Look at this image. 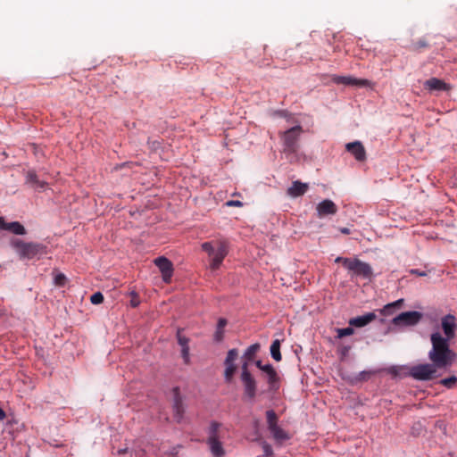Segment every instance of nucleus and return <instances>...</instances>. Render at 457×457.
<instances>
[{"instance_id": "nucleus-3", "label": "nucleus", "mask_w": 457, "mask_h": 457, "mask_svg": "<svg viewBox=\"0 0 457 457\" xmlns=\"http://www.w3.org/2000/svg\"><path fill=\"white\" fill-rule=\"evenodd\" d=\"M10 245L21 260H30L46 253V246L37 242H25L20 238H12Z\"/></svg>"}, {"instance_id": "nucleus-1", "label": "nucleus", "mask_w": 457, "mask_h": 457, "mask_svg": "<svg viewBox=\"0 0 457 457\" xmlns=\"http://www.w3.org/2000/svg\"><path fill=\"white\" fill-rule=\"evenodd\" d=\"M431 349L428 352V359L438 369L451 367L455 361L457 354L450 348V340L445 339L439 331L430 335Z\"/></svg>"}, {"instance_id": "nucleus-35", "label": "nucleus", "mask_w": 457, "mask_h": 457, "mask_svg": "<svg viewBox=\"0 0 457 457\" xmlns=\"http://www.w3.org/2000/svg\"><path fill=\"white\" fill-rule=\"evenodd\" d=\"M130 296H131L130 306L133 308L137 307L140 303V299H139L138 295L133 291L130 293Z\"/></svg>"}, {"instance_id": "nucleus-14", "label": "nucleus", "mask_w": 457, "mask_h": 457, "mask_svg": "<svg viewBox=\"0 0 457 457\" xmlns=\"http://www.w3.org/2000/svg\"><path fill=\"white\" fill-rule=\"evenodd\" d=\"M316 212L320 219L328 215H334L337 212V206L332 200L325 199L317 204Z\"/></svg>"}, {"instance_id": "nucleus-29", "label": "nucleus", "mask_w": 457, "mask_h": 457, "mask_svg": "<svg viewBox=\"0 0 457 457\" xmlns=\"http://www.w3.org/2000/svg\"><path fill=\"white\" fill-rule=\"evenodd\" d=\"M259 349H260L259 344L256 343V344L251 345L245 350V352L244 353V357L248 361L253 360V357L255 356V354L257 353V352L259 351Z\"/></svg>"}, {"instance_id": "nucleus-45", "label": "nucleus", "mask_w": 457, "mask_h": 457, "mask_svg": "<svg viewBox=\"0 0 457 457\" xmlns=\"http://www.w3.org/2000/svg\"><path fill=\"white\" fill-rule=\"evenodd\" d=\"M341 233L348 235L350 234V229L348 228H340Z\"/></svg>"}, {"instance_id": "nucleus-37", "label": "nucleus", "mask_w": 457, "mask_h": 457, "mask_svg": "<svg viewBox=\"0 0 457 457\" xmlns=\"http://www.w3.org/2000/svg\"><path fill=\"white\" fill-rule=\"evenodd\" d=\"M410 273L413 274V275L420 276V277H425V276L428 275V271H426V270H420L418 269H411L410 270Z\"/></svg>"}, {"instance_id": "nucleus-4", "label": "nucleus", "mask_w": 457, "mask_h": 457, "mask_svg": "<svg viewBox=\"0 0 457 457\" xmlns=\"http://www.w3.org/2000/svg\"><path fill=\"white\" fill-rule=\"evenodd\" d=\"M206 433V445L212 456L224 457L226 452L220 441L223 434L222 424L217 421H212Z\"/></svg>"}, {"instance_id": "nucleus-24", "label": "nucleus", "mask_w": 457, "mask_h": 457, "mask_svg": "<svg viewBox=\"0 0 457 457\" xmlns=\"http://www.w3.org/2000/svg\"><path fill=\"white\" fill-rule=\"evenodd\" d=\"M6 230H9L15 235H25L26 234V229L24 228V226L21 225L18 221H12V222L8 223V225L6 226Z\"/></svg>"}, {"instance_id": "nucleus-30", "label": "nucleus", "mask_w": 457, "mask_h": 457, "mask_svg": "<svg viewBox=\"0 0 457 457\" xmlns=\"http://www.w3.org/2000/svg\"><path fill=\"white\" fill-rule=\"evenodd\" d=\"M224 364H225L224 378H225L226 382L229 383L232 380V378L237 370V367L235 364H230V363H224Z\"/></svg>"}, {"instance_id": "nucleus-25", "label": "nucleus", "mask_w": 457, "mask_h": 457, "mask_svg": "<svg viewBox=\"0 0 457 457\" xmlns=\"http://www.w3.org/2000/svg\"><path fill=\"white\" fill-rule=\"evenodd\" d=\"M270 351L271 357L276 361H281L282 356H281V353H280V341L278 339H276L272 342Z\"/></svg>"}, {"instance_id": "nucleus-26", "label": "nucleus", "mask_w": 457, "mask_h": 457, "mask_svg": "<svg viewBox=\"0 0 457 457\" xmlns=\"http://www.w3.org/2000/svg\"><path fill=\"white\" fill-rule=\"evenodd\" d=\"M428 43L425 38H420L410 45V50L415 53H420L423 48L428 47Z\"/></svg>"}, {"instance_id": "nucleus-12", "label": "nucleus", "mask_w": 457, "mask_h": 457, "mask_svg": "<svg viewBox=\"0 0 457 457\" xmlns=\"http://www.w3.org/2000/svg\"><path fill=\"white\" fill-rule=\"evenodd\" d=\"M441 328L444 333V338L453 340L456 336L457 319L453 314H446L441 318Z\"/></svg>"}, {"instance_id": "nucleus-38", "label": "nucleus", "mask_w": 457, "mask_h": 457, "mask_svg": "<svg viewBox=\"0 0 457 457\" xmlns=\"http://www.w3.org/2000/svg\"><path fill=\"white\" fill-rule=\"evenodd\" d=\"M227 206L241 207L243 203L238 200H229L226 203Z\"/></svg>"}, {"instance_id": "nucleus-23", "label": "nucleus", "mask_w": 457, "mask_h": 457, "mask_svg": "<svg viewBox=\"0 0 457 457\" xmlns=\"http://www.w3.org/2000/svg\"><path fill=\"white\" fill-rule=\"evenodd\" d=\"M27 182L31 184L35 188H44L45 183L40 181L34 171H29L27 173Z\"/></svg>"}, {"instance_id": "nucleus-34", "label": "nucleus", "mask_w": 457, "mask_h": 457, "mask_svg": "<svg viewBox=\"0 0 457 457\" xmlns=\"http://www.w3.org/2000/svg\"><path fill=\"white\" fill-rule=\"evenodd\" d=\"M90 301L93 304L102 303L104 302V295L101 292H96L91 295Z\"/></svg>"}, {"instance_id": "nucleus-40", "label": "nucleus", "mask_w": 457, "mask_h": 457, "mask_svg": "<svg viewBox=\"0 0 457 457\" xmlns=\"http://www.w3.org/2000/svg\"><path fill=\"white\" fill-rule=\"evenodd\" d=\"M349 351H350V346H344L341 348L340 353L343 356H345L348 354Z\"/></svg>"}, {"instance_id": "nucleus-21", "label": "nucleus", "mask_w": 457, "mask_h": 457, "mask_svg": "<svg viewBox=\"0 0 457 457\" xmlns=\"http://www.w3.org/2000/svg\"><path fill=\"white\" fill-rule=\"evenodd\" d=\"M178 343L181 346V357L183 358L184 363H189V347H188V339L182 335L180 331H178L177 334Z\"/></svg>"}, {"instance_id": "nucleus-6", "label": "nucleus", "mask_w": 457, "mask_h": 457, "mask_svg": "<svg viewBox=\"0 0 457 457\" xmlns=\"http://www.w3.org/2000/svg\"><path fill=\"white\" fill-rule=\"evenodd\" d=\"M345 262V269L351 272L352 277H360L370 281L373 278V270L369 263L358 258H352Z\"/></svg>"}, {"instance_id": "nucleus-7", "label": "nucleus", "mask_w": 457, "mask_h": 457, "mask_svg": "<svg viewBox=\"0 0 457 457\" xmlns=\"http://www.w3.org/2000/svg\"><path fill=\"white\" fill-rule=\"evenodd\" d=\"M240 379L244 386L245 396L249 400H253L256 395L257 382L249 371L248 363L246 361L241 366Z\"/></svg>"}, {"instance_id": "nucleus-11", "label": "nucleus", "mask_w": 457, "mask_h": 457, "mask_svg": "<svg viewBox=\"0 0 457 457\" xmlns=\"http://www.w3.org/2000/svg\"><path fill=\"white\" fill-rule=\"evenodd\" d=\"M262 377L268 384V391L276 393L280 386V378L271 364H265L263 369Z\"/></svg>"}, {"instance_id": "nucleus-22", "label": "nucleus", "mask_w": 457, "mask_h": 457, "mask_svg": "<svg viewBox=\"0 0 457 457\" xmlns=\"http://www.w3.org/2000/svg\"><path fill=\"white\" fill-rule=\"evenodd\" d=\"M228 321L224 318H220L218 320L215 332L213 334V341L216 343H220L224 338L225 334V327Z\"/></svg>"}, {"instance_id": "nucleus-17", "label": "nucleus", "mask_w": 457, "mask_h": 457, "mask_svg": "<svg viewBox=\"0 0 457 457\" xmlns=\"http://www.w3.org/2000/svg\"><path fill=\"white\" fill-rule=\"evenodd\" d=\"M377 316L374 312H367L364 315L350 319L348 323L352 327L362 328L375 320Z\"/></svg>"}, {"instance_id": "nucleus-15", "label": "nucleus", "mask_w": 457, "mask_h": 457, "mask_svg": "<svg viewBox=\"0 0 457 457\" xmlns=\"http://www.w3.org/2000/svg\"><path fill=\"white\" fill-rule=\"evenodd\" d=\"M154 264L159 268L162 272V278L165 282H170L172 273L173 268L172 263L166 257H158L154 260Z\"/></svg>"}, {"instance_id": "nucleus-18", "label": "nucleus", "mask_w": 457, "mask_h": 457, "mask_svg": "<svg viewBox=\"0 0 457 457\" xmlns=\"http://www.w3.org/2000/svg\"><path fill=\"white\" fill-rule=\"evenodd\" d=\"M309 188V185L307 183H303L301 181H294L287 188V195L291 197H298L303 195Z\"/></svg>"}, {"instance_id": "nucleus-20", "label": "nucleus", "mask_w": 457, "mask_h": 457, "mask_svg": "<svg viewBox=\"0 0 457 457\" xmlns=\"http://www.w3.org/2000/svg\"><path fill=\"white\" fill-rule=\"evenodd\" d=\"M424 86L428 90L448 91L451 88L450 85L436 78L426 80Z\"/></svg>"}, {"instance_id": "nucleus-10", "label": "nucleus", "mask_w": 457, "mask_h": 457, "mask_svg": "<svg viewBox=\"0 0 457 457\" xmlns=\"http://www.w3.org/2000/svg\"><path fill=\"white\" fill-rule=\"evenodd\" d=\"M422 318V313L417 311L404 312L395 316L392 323L398 327L414 326L418 324Z\"/></svg>"}, {"instance_id": "nucleus-16", "label": "nucleus", "mask_w": 457, "mask_h": 457, "mask_svg": "<svg viewBox=\"0 0 457 457\" xmlns=\"http://www.w3.org/2000/svg\"><path fill=\"white\" fill-rule=\"evenodd\" d=\"M345 148L357 161L363 162L366 159L365 148L360 141L348 143Z\"/></svg>"}, {"instance_id": "nucleus-31", "label": "nucleus", "mask_w": 457, "mask_h": 457, "mask_svg": "<svg viewBox=\"0 0 457 457\" xmlns=\"http://www.w3.org/2000/svg\"><path fill=\"white\" fill-rule=\"evenodd\" d=\"M337 338H342L344 337L351 336L354 333V329L352 326L344 328H337Z\"/></svg>"}, {"instance_id": "nucleus-28", "label": "nucleus", "mask_w": 457, "mask_h": 457, "mask_svg": "<svg viewBox=\"0 0 457 457\" xmlns=\"http://www.w3.org/2000/svg\"><path fill=\"white\" fill-rule=\"evenodd\" d=\"M376 372L373 370H362L359 372L353 378V382L368 381Z\"/></svg>"}, {"instance_id": "nucleus-5", "label": "nucleus", "mask_w": 457, "mask_h": 457, "mask_svg": "<svg viewBox=\"0 0 457 457\" xmlns=\"http://www.w3.org/2000/svg\"><path fill=\"white\" fill-rule=\"evenodd\" d=\"M303 133V128L300 125L290 128L281 135L283 142V152L287 154H295L299 148V138Z\"/></svg>"}, {"instance_id": "nucleus-42", "label": "nucleus", "mask_w": 457, "mask_h": 457, "mask_svg": "<svg viewBox=\"0 0 457 457\" xmlns=\"http://www.w3.org/2000/svg\"><path fill=\"white\" fill-rule=\"evenodd\" d=\"M8 223H6L3 217H0V228L6 230V226Z\"/></svg>"}, {"instance_id": "nucleus-32", "label": "nucleus", "mask_w": 457, "mask_h": 457, "mask_svg": "<svg viewBox=\"0 0 457 457\" xmlns=\"http://www.w3.org/2000/svg\"><path fill=\"white\" fill-rule=\"evenodd\" d=\"M237 355L238 351L236 348L230 349L227 353V357L225 359L224 363L235 364L234 362L237 360Z\"/></svg>"}, {"instance_id": "nucleus-36", "label": "nucleus", "mask_w": 457, "mask_h": 457, "mask_svg": "<svg viewBox=\"0 0 457 457\" xmlns=\"http://www.w3.org/2000/svg\"><path fill=\"white\" fill-rule=\"evenodd\" d=\"M66 282V277L62 273H58L54 277V283L56 286L62 287Z\"/></svg>"}, {"instance_id": "nucleus-8", "label": "nucleus", "mask_w": 457, "mask_h": 457, "mask_svg": "<svg viewBox=\"0 0 457 457\" xmlns=\"http://www.w3.org/2000/svg\"><path fill=\"white\" fill-rule=\"evenodd\" d=\"M437 369L433 362L418 364L410 368L409 374L416 380L426 381L436 376Z\"/></svg>"}, {"instance_id": "nucleus-2", "label": "nucleus", "mask_w": 457, "mask_h": 457, "mask_svg": "<svg viewBox=\"0 0 457 457\" xmlns=\"http://www.w3.org/2000/svg\"><path fill=\"white\" fill-rule=\"evenodd\" d=\"M202 251L208 254L209 268L214 271L220 268L228 254V245L225 241L212 240L202 244Z\"/></svg>"}, {"instance_id": "nucleus-46", "label": "nucleus", "mask_w": 457, "mask_h": 457, "mask_svg": "<svg viewBox=\"0 0 457 457\" xmlns=\"http://www.w3.org/2000/svg\"><path fill=\"white\" fill-rule=\"evenodd\" d=\"M5 418V412L0 408V420Z\"/></svg>"}, {"instance_id": "nucleus-9", "label": "nucleus", "mask_w": 457, "mask_h": 457, "mask_svg": "<svg viewBox=\"0 0 457 457\" xmlns=\"http://www.w3.org/2000/svg\"><path fill=\"white\" fill-rule=\"evenodd\" d=\"M266 419L268 428L276 441L283 442L290 438L289 435L278 425V416L273 410L266 411Z\"/></svg>"}, {"instance_id": "nucleus-41", "label": "nucleus", "mask_w": 457, "mask_h": 457, "mask_svg": "<svg viewBox=\"0 0 457 457\" xmlns=\"http://www.w3.org/2000/svg\"><path fill=\"white\" fill-rule=\"evenodd\" d=\"M255 365H256V367H257L260 370H262V372H263V369H264V367H265V364H262V361H255Z\"/></svg>"}, {"instance_id": "nucleus-19", "label": "nucleus", "mask_w": 457, "mask_h": 457, "mask_svg": "<svg viewBox=\"0 0 457 457\" xmlns=\"http://www.w3.org/2000/svg\"><path fill=\"white\" fill-rule=\"evenodd\" d=\"M172 391H173V410H174V413H175V418L177 419L178 421H179L180 419L182 418V415L184 412L182 400H181V397L179 395V388L174 387Z\"/></svg>"}, {"instance_id": "nucleus-43", "label": "nucleus", "mask_w": 457, "mask_h": 457, "mask_svg": "<svg viewBox=\"0 0 457 457\" xmlns=\"http://www.w3.org/2000/svg\"><path fill=\"white\" fill-rule=\"evenodd\" d=\"M148 144H151V147L153 149H157V147L160 145V143L158 141H154V142H148Z\"/></svg>"}, {"instance_id": "nucleus-39", "label": "nucleus", "mask_w": 457, "mask_h": 457, "mask_svg": "<svg viewBox=\"0 0 457 457\" xmlns=\"http://www.w3.org/2000/svg\"><path fill=\"white\" fill-rule=\"evenodd\" d=\"M346 260H352V258H345V257H337L335 259V262H341L343 266L345 268V261Z\"/></svg>"}, {"instance_id": "nucleus-13", "label": "nucleus", "mask_w": 457, "mask_h": 457, "mask_svg": "<svg viewBox=\"0 0 457 457\" xmlns=\"http://www.w3.org/2000/svg\"><path fill=\"white\" fill-rule=\"evenodd\" d=\"M332 80L336 84H343L359 87H370L371 85V82L368 79H357L352 76H334Z\"/></svg>"}, {"instance_id": "nucleus-44", "label": "nucleus", "mask_w": 457, "mask_h": 457, "mask_svg": "<svg viewBox=\"0 0 457 457\" xmlns=\"http://www.w3.org/2000/svg\"><path fill=\"white\" fill-rule=\"evenodd\" d=\"M263 449H264L265 453H267V454L270 453L272 452L270 446L267 444L263 445Z\"/></svg>"}, {"instance_id": "nucleus-27", "label": "nucleus", "mask_w": 457, "mask_h": 457, "mask_svg": "<svg viewBox=\"0 0 457 457\" xmlns=\"http://www.w3.org/2000/svg\"><path fill=\"white\" fill-rule=\"evenodd\" d=\"M403 299H399L394 303H387L386 305H385L383 307V309L380 310V312L383 314V315H391L392 312H393V310L395 308H398L401 306V304L403 303Z\"/></svg>"}, {"instance_id": "nucleus-33", "label": "nucleus", "mask_w": 457, "mask_h": 457, "mask_svg": "<svg viewBox=\"0 0 457 457\" xmlns=\"http://www.w3.org/2000/svg\"><path fill=\"white\" fill-rule=\"evenodd\" d=\"M439 383L447 388H453L457 383V377L452 376L450 378H443Z\"/></svg>"}]
</instances>
